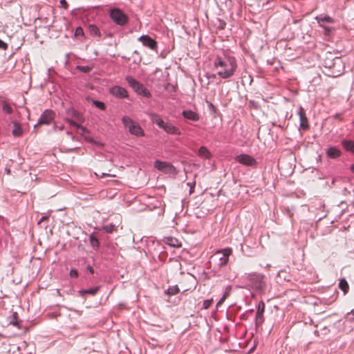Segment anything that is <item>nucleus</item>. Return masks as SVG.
Instances as JSON below:
<instances>
[{
	"mask_svg": "<svg viewBox=\"0 0 354 354\" xmlns=\"http://www.w3.org/2000/svg\"><path fill=\"white\" fill-rule=\"evenodd\" d=\"M214 66L217 74L223 79H227L234 75L237 68L236 59L232 57H217L214 61Z\"/></svg>",
	"mask_w": 354,
	"mask_h": 354,
	"instance_id": "obj_1",
	"label": "nucleus"
},
{
	"mask_svg": "<svg viewBox=\"0 0 354 354\" xmlns=\"http://www.w3.org/2000/svg\"><path fill=\"white\" fill-rule=\"evenodd\" d=\"M150 118L153 123L162 129L166 133L171 135H180L181 133L178 128L171 122H165L159 115L152 113Z\"/></svg>",
	"mask_w": 354,
	"mask_h": 354,
	"instance_id": "obj_2",
	"label": "nucleus"
},
{
	"mask_svg": "<svg viewBox=\"0 0 354 354\" xmlns=\"http://www.w3.org/2000/svg\"><path fill=\"white\" fill-rule=\"evenodd\" d=\"M122 121L124 127L128 129L129 133L136 136H144L145 132L138 123L134 122L128 116H124Z\"/></svg>",
	"mask_w": 354,
	"mask_h": 354,
	"instance_id": "obj_3",
	"label": "nucleus"
},
{
	"mask_svg": "<svg viewBox=\"0 0 354 354\" xmlns=\"http://www.w3.org/2000/svg\"><path fill=\"white\" fill-rule=\"evenodd\" d=\"M110 17L115 24L120 26H124L128 21V17L118 8H113L110 10Z\"/></svg>",
	"mask_w": 354,
	"mask_h": 354,
	"instance_id": "obj_4",
	"label": "nucleus"
},
{
	"mask_svg": "<svg viewBox=\"0 0 354 354\" xmlns=\"http://www.w3.org/2000/svg\"><path fill=\"white\" fill-rule=\"evenodd\" d=\"M154 167L166 174L176 175L177 174V170L175 167L167 162L156 160L154 162Z\"/></svg>",
	"mask_w": 354,
	"mask_h": 354,
	"instance_id": "obj_5",
	"label": "nucleus"
},
{
	"mask_svg": "<svg viewBox=\"0 0 354 354\" xmlns=\"http://www.w3.org/2000/svg\"><path fill=\"white\" fill-rule=\"evenodd\" d=\"M126 80L136 92L140 94H142L146 97L150 96L149 92L143 86L142 84L138 82L133 77L131 76H127L126 77Z\"/></svg>",
	"mask_w": 354,
	"mask_h": 354,
	"instance_id": "obj_6",
	"label": "nucleus"
},
{
	"mask_svg": "<svg viewBox=\"0 0 354 354\" xmlns=\"http://www.w3.org/2000/svg\"><path fill=\"white\" fill-rule=\"evenodd\" d=\"M264 275L259 273H251L248 275V279L252 285L258 289H263L266 287V283L264 281Z\"/></svg>",
	"mask_w": 354,
	"mask_h": 354,
	"instance_id": "obj_7",
	"label": "nucleus"
},
{
	"mask_svg": "<svg viewBox=\"0 0 354 354\" xmlns=\"http://www.w3.org/2000/svg\"><path fill=\"white\" fill-rule=\"evenodd\" d=\"M235 160L245 166L248 167H256L257 162V160L248 154H241L235 157Z\"/></svg>",
	"mask_w": 354,
	"mask_h": 354,
	"instance_id": "obj_8",
	"label": "nucleus"
},
{
	"mask_svg": "<svg viewBox=\"0 0 354 354\" xmlns=\"http://www.w3.org/2000/svg\"><path fill=\"white\" fill-rule=\"evenodd\" d=\"M55 113L53 111L45 110L41 114L37 124L35 126V128H38L42 124H49L54 119Z\"/></svg>",
	"mask_w": 354,
	"mask_h": 354,
	"instance_id": "obj_9",
	"label": "nucleus"
},
{
	"mask_svg": "<svg viewBox=\"0 0 354 354\" xmlns=\"http://www.w3.org/2000/svg\"><path fill=\"white\" fill-rule=\"evenodd\" d=\"M232 248H227L222 250L218 251L216 253V255L220 256L219 262L218 263L219 267H223L227 265L229 261V257L232 254Z\"/></svg>",
	"mask_w": 354,
	"mask_h": 354,
	"instance_id": "obj_10",
	"label": "nucleus"
},
{
	"mask_svg": "<svg viewBox=\"0 0 354 354\" xmlns=\"http://www.w3.org/2000/svg\"><path fill=\"white\" fill-rule=\"evenodd\" d=\"M145 46L149 47L151 50L157 48V42L148 35H142L138 39Z\"/></svg>",
	"mask_w": 354,
	"mask_h": 354,
	"instance_id": "obj_11",
	"label": "nucleus"
},
{
	"mask_svg": "<svg viewBox=\"0 0 354 354\" xmlns=\"http://www.w3.org/2000/svg\"><path fill=\"white\" fill-rule=\"evenodd\" d=\"M298 114L299 115L300 129H301L302 130L308 129V128H309L308 120L306 117L305 111L302 107L299 108Z\"/></svg>",
	"mask_w": 354,
	"mask_h": 354,
	"instance_id": "obj_12",
	"label": "nucleus"
},
{
	"mask_svg": "<svg viewBox=\"0 0 354 354\" xmlns=\"http://www.w3.org/2000/svg\"><path fill=\"white\" fill-rule=\"evenodd\" d=\"M315 20L321 27H324L326 23L333 24L335 20L328 15H321L315 17Z\"/></svg>",
	"mask_w": 354,
	"mask_h": 354,
	"instance_id": "obj_13",
	"label": "nucleus"
},
{
	"mask_svg": "<svg viewBox=\"0 0 354 354\" xmlns=\"http://www.w3.org/2000/svg\"><path fill=\"white\" fill-rule=\"evenodd\" d=\"M162 241L165 244L171 247L180 248L182 245L181 242L178 239L172 236H166Z\"/></svg>",
	"mask_w": 354,
	"mask_h": 354,
	"instance_id": "obj_14",
	"label": "nucleus"
},
{
	"mask_svg": "<svg viewBox=\"0 0 354 354\" xmlns=\"http://www.w3.org/2000/svg\"><path fill=\"white\" fill-rule=\"evenodd\" d=\"M111 93L119 97H125L127 96V91L120 86H114L111 89Z\"/></svg>",
	"mask_w": 354,
	"mask_h": 354,
	"instance_id": "obj_15",
	"label": "nucleus"
},
{
	"mask_svg": "<svg viewBox=\"0 0 354 354\" xmlns=\"http://www.w3.org/2000/svg\"><path fill=\"white\" fill-rule=\"evenodd\" d=\"M265 309V305L263 302L259 304L257 315L256 322L257 324H261L263 322V312Z\"/></svg>",
	"mask_w": 354,
	"mask_h": 354,
	"instance_id": "obj_16",
	"label": "nucleus"
},
{
	"mask_svg": "<svg viewBox=\"0 0 354 354\" xmlns=\"http://www.w3.org/2000/svg\"><path fill=\"white\" fill-rule=\"evenodd\" d=\"M183 115L188 119L191 120L192 121H198L199 120V117L198 114L190 110H185L183 111Z\"/></svg>",
	"mask_w": 354,
	"mask_h": 354,
	"instance_id": "obj_17",
	"label": "nucleus"
},
{
	"mask_svg": "<svg viewBox=\"0 0 354 354\" xmlns=\"http://www.w3.org/2000/svg\"><path fill=\"white\" fill-rule=\"evenodd\" d=\"M13 129L12 131V135L15 137H19L22 135V129L20 124L17 121H13Z\"/></svg>",
	"mask_w": 354,
	"mask_h": 354,
	"instance_id": "obj_18",
	"label": "nucleus"
},
{
	"mask_svg": "<svg viewBox=\"0 0 354 354\" xmlns=\"http://www.w3.org/2000/svg\"><path fill=\"white\" fill-rule=\"evenodd\" d=\"M326 153L329 158H336L340 156L341 152L337 148L335 147H331L328 149Z\"/></svg>",
	"mask_w": 354,
	"mask_h": 354,
	"instance_id": "obj_19",
	"label": "nucleus"
},
{
	"mask_svg": "<svg viewBox=\"0 0 354 354\" xmlns=\"http://www.w3.org/2000/svg\"><path fill=\"white\" fill-rule=\"evenodd\" d=\"M198 155L200 157L205 158V159H208L211 156L210 152L205 147H201L199 148Z\"/></svg>",
	"mask_w": 354,
	"mask_h": 354,
	"instance_id": "obj_20",
	"label": "nucleus"
},
{
	"mask_svg": "<svg viewBox=\"0 0 354 354\" xmlns=\"http://www.w3.org/2000/svg\"><path fill=\"white\" fill-rule=\"evenodd\" d=\"M99 289H100V287L99 286H96V287L91 288H89V289H87V290H81L79 291V293L81 295H84L85 294H90L91 295H95Z\"/></svg>",
	"mask_w": 354,
	"mask_h": 354,
	"instance_id": "obj_21",
	"label": "nucleus"
},
{
	"mask_svg": "<svg viewBox=\"0 0 354 354\" xmlns=\"http://www.w3.org/2000/svg\"><path fill=\"white\" fill-rule=\"evenodd\" d=\"M89 32L91 35L100 37L101 34L99 28L95 25H90L88 27Z\"/></svg>",
	"mask_w": 354,
	"mask_h": 354,
	"instance_id": "obj_22",
	"label": "nucleus"
},
{
	"mask_svg": "<svg viewBox=\"0 0 354 354\" xmlns=\"http://www.w3.org/2000/svg\"><path fill=\"white\" fill-rule=\"evenodd\" d=\"M342 145L347 151H351L354 153V142L344 140Z\"/></svg>",
	"mask_w": 354,
	"mask_h": 354,
	"instance_id": "obj_23",
	"label": "nucleus"
},
{
	"mask_svg": "<svg viewBox=\"0 0 354 354\" xmlns=\"http://www.w3.org/2000/svg\"><path fill=\"white\" fill-rule=\"evenodd\" d=\"M2 109L3 111L8 114H11L13 112V109L11 106L5 100L1 102Z\"/></svg>",
	"mask_w": 354,
	"mask_h": 354,
	"instance_id": "obj_24",
	"label": "nucleus"
},
{
	"mask_svg": "<svg viewBox=\"0 0 354 354\" xmlns=\"http://www.w3.org/2000/svg\"><path fill=\"white\" fill-rule=\"evenodd\" d=\"M339 287L345 294L348 292L349 288L348 284L344 279L340 280Z\"/></svg>",
	"mask_w": 354,
	"mask_h": 354,
	"instance_id": "obj_25",
	"label": "nucleus"
},
{
	"mask_svg": "<svg viewBox=\"0 0 354 354\" xmlns=\"http://www.w3.org/2000/svg\"><path fill=\"white\" fill-rule=\"evenodd\" d=\"M89 241H90V243L93 248H97L99 247L100 242H99L98 239L93 234L90 235Z\"/></svg>",
	"mask_w": 354,
	"mask_h": 354,
	"instance_id": "obj_26",
	"label": "nucleus"
},
{
	"mask_svg": "<svg viewBox=\"0 0 354 354\" xmlns=\"http://www.w3.org/2000/svg\"><path fill=\"white\" fill-rule=\"evenodd\" d=\"M230 290H231V287L228 286L226 288V290H225V291L222 298L217 303V306L221 305L226 299V298L230 295Z\"/></svg>",
	"mask_w": 354,
	"mask_h": 354,
	"instance_id": "obj_27",
	"label": "nucleus"
},
{
	"mask_svg": "<svg viewBox=\"0 0 354 354\" xmlns=\"http://www.w3.org/2000/svg\"><path fill=\"white\" fill-rule=\"evenodd\" d=\"M103 230H105L107 233H112L116 230V227L115 225L109 224L103 226Z\"/></svg>",
	"mask_w": 354,
	"mask_h": 354,
	"instance_id": "obj_28",
	"label": "nucleus"
},
{
	"mask_svg": "<svg viewBox=\"0 0 354 354\" xmlns=\"http://www.w3.org/2000/svg\"><path fill=\"white\" fill-rule=\"evenodd\" d=\"M77 69L83 73H88L91 71L92 67L89 66H77Z\"/></svg>",
	"mask_w": 354,
	"mask_h": 354,
	"instance_id": "obj_29",
	"label": "nucleus"
},
{
	"mask_svg": "<svg viewBox=\"0 0 354 354\" xmlns=\"http://www.w3.org/2000/svg\"><path fill=\"white\" fill-rule=\"evenodd\" d=\"M93 104L96 107L100 109L101 110H104L105 109L104 104L102 102L95 100V101H93Z\"/></svg>",
	"mask_w": 354,
	"mask_h": 354,
	"instance_id": "obj_30",
	"label": "nucleus"
},
{
	"mask_svg": "<svg viewBox=\"0 0 354 354\" xmlns=\"http://www.w3.org/2000/svg\"><path fill=\"white\" fill-rule=\"evenodd\" d=\"M213 303V299H206L203 301V308L207 309Z\"/></svg>",
	"mask_w": 354,
	"mask_h": 354,
	"instance_id": "obj_31",
	"label": "nucleus"
},
{
	"mask_svg": "<svg viewBox=\"0 0 354 354\" xmlns=\"http://www.w3.org/2000/svg\"><path fill=\"white\" fill-rule=\"evenodd\" d=\"M167 291L169 295H172L176 294L179 291V289L177 287L169 288Z\"/></svg>",
	"mask_w": 354,
	"mask_h": 354,
	"instance_id": "obj_32",
	"label": "nucleus"
},
{
	"mask_svg": "<svg viewBox=\"0 0 354 354\" xmlns=\"http://www.w3.org/2000/svg\"><path fill=\"white\" fill-rule=\"evenodd\" d=\"M77 133H80V135H83L84 133L87 132V129L81 125L77 126Z\"/></svg>",
	"mask_w": 354,
	"mask_h": 354,
	"instance_id": "obj_33",
	"label": "nucleus"
},
{
	"mask_svg": "<svg viewBox=\"0 0 354 354\" xmlns=\"http://www.w3.org/2000/svg\"><path fill=\"white\" fill-rule=\"evenodd\" d=\"M8 48V44L3 41L0 39V48L3 50H6Z\"/></svg>",
	"mask_w": 354,
	"mask_h": 354,
	"instance_id": "obj_34",
	"label": "nucleus"
},
{
	"mask_svg": "<svg viewBox=\"0 0 354 354\" xmlns=\"http://www.w3.org/2000/svg\"><path fill=\"white\" fill-rule=\"evenodd\" d=\"M324 29V32L326 35H328L333 29L330 27L326 26L324 25V27H322Z\"/></svg>",
	"mask_w": 354,
	"mask_h": 354,
	"instance_id": "obj_35",
	"label": "nucleus"
},
{
	"mask_svg": "<svg viewBox=\"0 0 354 354\" xmlns=\"http://www.w3.org/2000/svg\"><path fill=\"white\" fill-rule=\"evenodd\" d=\"M66 121H67V122H68L69 124H71V125H72V126H73V127H77V126H79V124H77V122H74L73 120H71V119H67V120H66Z\"/></svg>",
	"mask_w": 354,
	"mask_h": 354,
	"instance_id": "obj_36",
	"label": "nucleus"
},
{
	"mask_svg": "<svg viewBox=\"0 0 354 354\" xmlns=\"http://www.w3.org/2000/svg\"><path fill=\"white\" fill-rule=\"evenodd\" d=\"M77 271L75 270H71V272H70V275L72 277H77Z\"/></svg>",
	"mask_w": 354,
	"mask_h": 354,
	"instance_id": "obj_37",
	"label": "nucleus"
},
{
	"mask_svg": "<svg viewBox=\"0 0 354 354\" xmlns=\"http://www.w3.org/2000/svg\"><path fill=\"white\" fill-rule=\"evenodd\" d=\"M60 3L64 8H67L68 3L66 0H60Z\"/></svg>",
	"mask_w": 354,
	"mask_h": 354,
	"instance_id": "obj_38",
	"label": "nucleus"
},
{
	"mask_svg": "<svg viewBox=\"0 0 354 354\" xmlns=\"http://www.w3.org/2000/svg\"><path fill=\"white\" fill-rule=\"evenodd\" d=\"M187 185H190L191 188H190L189 193H190V194H192V193L194 192V185H195V183H194L193 185H192V184H190V183H187Z\"/></svg>",
	"mask_w": 354,
	"mask_h": 354,
	"instance_id": "obj_39",
	"label": "nucleus"
},
{
	"mask_svg": "<svg viewBox=\"0 0 354 354\" xmlns=\"http://www.w3.org/2000/svg\"><path fill=\"white\" fill-rule=\"evenodd\" d=\"M83 33V30L81 28H77L75 30V34L76 35H80V34H82Z\"/></svg>",
	"mask_w": 354,
	"mask_h": 354,
	"instance_id": "obj_40",
	"label": "nucleus"
},
{
	"mask_svg": "<svg viewBox=\"0 0 354 354\" xmlns=\"http://www.w3.org/2000/svg\"><path fill=\"white\" fill-rule=\"evenodd\" d=\"M96 175H98V174H96ZM101 177L105 176H110L109 174H106L104 173H101V174H99Z\"/></svg>",
	"mask_w": 354,
	"mask_h": 354,
	"instance_id": "obj_41",
	"label": "nucleus"
},
{
	"mask_svg": "<svg viewBox=\"0 0 354 354\" xmlns=\"http://www.w3.org/2000/svg\"><path fill=\"white\" fill-rule=\"evenodd\" d=\"M47 218L46 216H43L41 220L39 221V223L44 221Z\"/></svg>",
	"mask_w": 354,
	"mask_h": 354,
	"instance_id": "obj_42",
	"label": "nucleus"
},
{
	"mask_svg": "<svg viewBox=\"0 0 354 354\" xmlns=\"http://www.w3.org/2000/svg\"><path fill=\"white\" fill-rule=\"evenodd\" d=\"M351 314L353 315L352 320L354 322V310H353L351 312Z\"/></svg>",
	"mask_w": 354,
	"mask_h": 354,
	"instance_id": "obj_43",
	"label": "nucleus"
},
{
	"mask_svg": "<svg viewBox=\"0 0 354 354\" xmlns=\"http://www.w3.org/2000/svg\"><path fill=\"white\" fill-rule=\"evenodd\" d=\"M351 169L354 173V164L351 166Z\"/></svg>",
	"mask_w": 354,
	"mask_h": 354,
	"instance_id": "obj_44",
	"label": "nucleus"
},
{
	"mask_svg": "<svg viewBox=\"0 0 354 354\" xmlns=\"http://www.w3.org/2000/svg\"><path fill=\"white\" fill-rule=\"evenodd\" d=\"M89 271H90L91 273H93V269H92L91 268H89Z\"/></svg>",
	"mask_w": 354,
	"mask_h": 354,
	"instance_id": "obj_45",
	"label": "nucleus"
},
{
	"mask_svg": "<svg viewBox=\"0 0 354 354\" xmlns=\"http://www.w3.org/2000/svg\"><path fill=\"white\" fill-rule=\"evenodd\" d=\"M57 291L58 295H60L61 294H60V291H59V290H57Z\"/></svg>",
	"mask_w": 354,
	"mask_h": 354,
	"instance_id": "obj_46",
	"label": "nucleus"
}]
</instances>
